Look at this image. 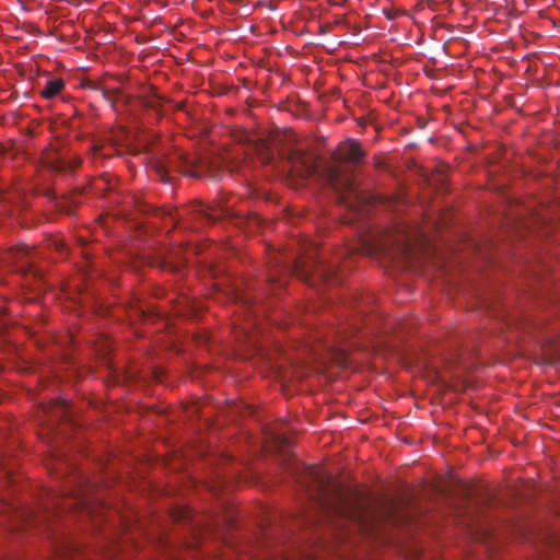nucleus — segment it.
<instances>
[{
    "mask_svg": "<svg viewBox=\"0 0 560 560\" xmlns=\"http://www.w3.org/2000/svg\"><path fill=\"white\" fill-rule=\"evenodd\" d=\"M290 160L294 171L301 176H311L316 171V163L314 159L302 151L296 150L292 152Z\"/></svg>",
    "mask_w": 560,
    "mask_h": 560,
    "instance_id": "nucleus-7",
    "label": "nucleus"
},
{
    "mask_svg": "<svg viewBox=\"0 0 560 560\" xmlns=\"http://www.w3.org/2000/svg\"><path fill=\"white\" fill-rule=\"evenodd\" d=\"M256 151L261 163L269 164L275 160V153L269 140L260 139L256 143Z\"/></svg>",
    "mask_w": 560,
    "mask_h": 560,
    "instance_id": "nucleus-10",
    "label": "nucleus"
},
{
    "mask_svg": "<svg viewBox=\"0 0 560 560\" xmlns=\"http://www.w3.org/2000/svg\"><path fill=\"white\" fill-rule=\"evenodd\" d=\"M295 272L299 277L304 278L305 280H308V278L314 275L320 277L325 281H330L336 275V267L334 265H326L323 261H314L310 267H304L300 262H296Z\"/></svg>",
    "mask_w": 560,
    "mask_h": 560,
    "instance_id": "nucleus-5",
    "label": "nucleus"
},
{
    "mask_svg": "<svg viewBox=\"0 0 560 560\" xmlns=\"http://www.w3.org/2000/svg\"><path fill=\"white\" fill-rule=\"evenodd\" d=\"M82 163L81 158L73 156L69 160H66L65 158H60L56 160L55 162L50 163V167L54 171H73L75 170L80 164Z\"/></svg>",
    "mask_w": 560,
    "mask_h": 560,
    "instance_id": "nucleus-11",
    "label": "nucleus"
},
{
    "mask_svg": "<svg viewBox=\"0 0 560 560\" xmlns=\"http://www.w3.org/2000/svg\"><path fill=\"white\" fill-rule=\"evenodd\" d=\"M68 510H80L88 515L92 514L91 502L83 486L67 492L45 490L37 505L15 508L11 520L12 528L14 530H19L20 527L36 528L47 532L50 537L52 521Z\"/></svg>",
    "mask_w": 560,
    "mask_h": 560,
    "instance_id": "nucleus-1",
    "label": "nucleus"
},
{
    "mask_svg": "<svg viewBox=\"0 0 560 560\" xmlns=\"http://www.w3.org/2000/svg\"><path fill=\"white\" fill-rule=\"evenodd\" d=\"M412 247H413V245L409 238L399 241V244H398L399 255L405 259H409L411 256Z\"/></svg>",
    "mask_w": 560,
    "mask_h": 560,
    "instance_id": "nucleus-13",
    "label": "nucleus"
},
{
    "mask_svg": "<svg viewBox=\"0 0 560 560\" xmlns=\"http://www.w3.org/2000/svg\"><path fill=\"white\" fill-rule=\"evenodd\" d=\"M192 165L189 156L183 151L175 150L155 162V172L164 183H168L172 179V172H183L190 174V167Z\"/></svg>",
    "mask_w": 560,
    "mask_h": 560,
    "instance_id": "nucleus-2",
    "label": "nucleus"
},
{
    "mask_svg": "<svg viewBox=\"0 0 560 560\" xmlns=\"http://www.w3.org/2000/svg\"><path fill=\"white\" fill-rule=\"evenodd\" d=\"M91 149L93 150L94 153H97L98 150H100V147L97 145H92Z\"/></svg>",
    "mask_w": 560,
    "mask_h": 560,
    "instance_id": "nucleus-19",
    "label": "nucleus"
},
{
    "mask_svg": "<svg viewBox=\"0 0 560 560\" xmlns=\"http://www.w3.org/2000/svg\"><path fill=\"white\" fill-rule=\"evenodd\" d=\"M336 510L337 513L339 514H345V513H351L350 511H348L347 508L343 506V503L342 502H339L337 506L334 508Z\"/></svg>",
    "mask_w": 560,
    "mask_h": 560,
    "instance_id": "nucleus-16",
    "label": "nucleus"
},
{
    "mask_svg": "<svg viewBox=\"0 0 560 560\" xmlns=\"http://www.w3.org/2000/svg\"><path fill=\"white\" fill-rule=\"evenodd\" d=\"M55 407L60 408V409H62L63 411H66V409H67V402H66V401H63V400H58V401H56V402H55Z\"/></svg>",
    "mask_w": 560,
    "mask_h": 560,
    "instance_id": "nucleus-18",
    "label": "nucleus"
},
{
    "mask_svg": "<svg viewBox=\"0 0 560 560\" xmlns=\"http://www.w3.org/2000/svg\"><path fill=\"white\" fill-rule=\"evenodd\" d=\"M310 477L314 481L315 487L317 488V494H324L327 491V481L323 476L319 475L318 471L312 469L310 470Z\"/></svg>",
    "mask_w": 560,
    "mask_h": 560,
    "instance_id": "nucleus-12",
    "label": "nucleus"
},
{
    "mask_svg": "<svg viewBox=\"0 0 560 560\" xmlns=\"http://www.w3.org/2000/svg\"><path fill=\"white\" fill-rule=\"evenodd\" d=\"M156 266L163 269H170L174 272L180 270L185 264V258L182 256V249L170 250L167 255L156 258Z\"/></svg>",
    "mask_w": 560,
    "mask_h": 560,
    "instance_id": "nucleus-8",
    "label": "nucleus"
},
{
    "mask_svg": "<svg viewBox=\"0 0 560 560\" xmlns=\"http://www.w3.org/2000/svg\"><path fill=\"white\" fill-rule=\"evenodd\" d=\"M320 505H322L323 508H325V506H326V502H320Z\"/></svg>",
    "mask_w": 560,
    "mask_h": 560,
    "instance_id": "nucleus-20",
    "label": "nucleus"
},
{
    "mask_svg": "<svg viewBox=\"0 0 560 560\" xmlns=\"http://www.w3.org/2000/svg\"><path fill=\"white\" fill-rule=\"evenodd\" d=\"M386 514L387 516L390 518V517H394V514H395V506L393 503H388L387 506H386Z\"/></svg>",
    "mask_w": 560,
    "mask_h": 560,
    "instance_id": "nucleus-17",
    "label": "nucleus"
},
{
    "mask_svg": "<svg viewBox=\"0 0 560 560\" xmlns=\"http://www.w3.org/2000/svg\"><path fill=\"white\" fill-rule=\"evenodd\" d=\"M71 549L72 547L66 540H60L58 544H56V552L58 553L60 560H66V555L70 552Z\"/></svg>",
    "mask_w": 560,
    "mask_h": 560,
    "instance_id": "nucleus-14",
    "label": "nucleus"
},
{
    "mask_svg": "<svg viewBox=\"0 0 560 560\" xmlns=\"http://www.w3.org/2000/svg\"><path fill=\"white\" fill-rule=\"evenodd\" d=\"M364 156L359 142L349 140L339 145L335 159L339 162H349L354 166L359 165Z\"/></svg>",
    "mask_w": 560,
    "mask_h": 560,
    "instance_id": "nucleus-6",
    "label": "nucleus"
},
{
    "mask_svg": "<svg viewBox=\"0 0 560 560\" xmlns=\"http://www.w3.org/2000/svg\"><path fill=\"white\" fill-rule=\"evenodd\" d=\"M36 254L37 252L35 248L21 245L8 250L3 256V260L9 265H14L16 271L24 275L33 273L36 277L38 271L33 265V258Z\"/></svg>",
    "mask_w": 560,
    "mask_h": 560,
    "instance_id": "nucleus-3",
    "label": "nucleus"
},
{
    "mask_svg": "<svg viewBox=\"0 0 560 560\" xmlns=\"http://www.w3.org/2000/svg\"><path fill=\"white\" fill-rule=\"evenodd\" d=\"M329 184L339 192L341 202L350 205V198L353 195L357 197L352 182L349 177L342 178L338 167H330L328 170Z\"/></svg>",
    "mask_w": 560,
    "mask_h": 560,
    "instance_id": "nucleus-4",
    "label": "nucleus"
},
{
    "mask_svg": "<svg viewBox=\"0 0 560 560\" xmlns=\"http://www.w3.org/2000/svg\"><path fill=\"white\" fill-rule=\"evenodd\" d=\"M52 245H54V247L56 248L57 252H59L60 254H63V252L66 249V246H65V244L61 241L55 240L52 242Z\"/></svg>",
    "mask_w": 560,
    "mask_h": 560,
    "instance_id": "nucleus-15",
    "label": "nucleus"
},
{
    "mask_svg": "<svg viewBox=\"0 0 560 560\" xmlns=\"http://www.w3.org/2000/svg\"><path fill=\"white\" fill-rule=\"evenodd\" d=\"M65 88V81L60 78L47 80L40 91V95L45 98H52L58 95Z\"/></svg>",
    "mask_w": 560,
    "mask_h": 560,
    "instance_id": "nucleus-9",
    "label": "nucleus"
}]
</instances>
